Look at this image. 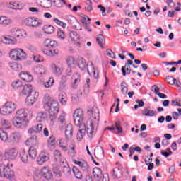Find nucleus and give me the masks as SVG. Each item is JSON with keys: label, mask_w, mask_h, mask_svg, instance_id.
I'll list each match as a JSON object with an SVG mask.
<instances>
[{"label": "nucleus", "mask_w": 181, "mask_h": 181, "mask_svg": "<svg viewBox=\"0 0 181 181\" xmlns=\"http://www.w3.org/2000/svg\"><path fill=\"white\" fill-rule=\"evenodd\" d=\"M33 92V87L30 84H25L23 86V90H22V94L23 95H30Z\"/></svg>", "instance_id": "nucleus-21"}, {"label": "nucleus", "mask_w": 181, "mask_h": 181, "mask_svg": "<svg viewBox=\"0 0 181 181\" xmlns=\"http://www.w3.org/2000/svg\"><path fill=\"white\" fill-rule=\"evenodd\" d=\"M54 156L57 162H62V153H60V151L55 150L54 152Z\"/></svg>", "instance_id": "nucleus-54"}, {"label": "nucleus", "mask_w": 181, "mask_h": 181, "mask_svg": "<svg viewBox=\"0 0 181 181\" xmlns=\"http://www.w3.org/2000/svg\"><path fill=\"white\" fill-rule=\"evenodd\" d=\"M65 136L66 139H71V136H73V125L71 124L66 125L65 129Z\"/></svg>", "instance_id": "nucleus-23"}, {"label": "nucleus", "mask_w": 181, "mask_h": 181, "mask_svg": "<svg viewBox=\"0 0 181 181\" xmlns=\"http://www.w3.org/2000/svg\"><path fill=\"white\" fill-rule=\"evenodd\" d=\"M165 80L168 84H170V86H175V84H176V78H173V76H167Z\"/></svg>", "instance_id": "nucleus-56"}, {"label": "nucleus", "mask_w": 181, "mask_h": 181, "mask_svg": "<svg viewBox=\"0 0 181 181\" xmlns=\"http://www.w3.org/2000/svg\"><path fill=\"white\" fill-rule=\"evenodd\" d=\"M49 159H50V157L46 155V153L45 151H41L39 157L37 158V162L38 165H43L45 162H47Z\"/></svg>", "instance_id": "nucleus-17"}, {"label": "nucleus", "mask_w": 181, "mask_h": 181, "mask_svg": "<svg viewBox=\"0 0 181 181\" xmlns=\"http://www.w3.org/2000/svg\"><path fill=\"white\" fill-rule=\"evenodd\" d=\"M87 112L89 115H92V118L90 119L89 127H88L85 132L86 131L89 138H93L94 135V128L98 127V123L100 122V111L98 108L93 107L89 109Z\"/></svg>", "instance_id": "nucleus-2"}, {"label": "nucleus", "mask_w": 181, "mask_h": 181, "mask_svg": "<svg viewBox=\"0 0 181 181\" xmlns=\"http://www.w3.org/2000/svg\"><path fill=\"white\" fill-rule=\"evenodd\" d=\"M69 37H71L72 42H75V45H76V46L80 47V42H78V40H80V36L78 35V34H77V32L71 31L69 33Z\"/></svg>", "instance_id": "nucleus-22"}, {"label": "nucleus", "mask_w": 181, "mask_h": 181, "mask_svg": "<svg viewBox=\"0 0 181 181\" xmlns=\"http://www.w3.org/2000/svg\"><path fill=\"white\" fill-rule=\"evenodd\" d=\"M8 8H11V9H21L19 3L17 2L10 3Z\"/></svg>", "instance_id": "nucleus-63"}, {"label": "nucleus", "mask_w": 181, "mask_h": 181, "mask_svg": "<svg viewBox=\"0 0 181 181\" xmlns=\"http://www.w3.org/2000/svg\"><path fill=\"white\" fill-rule=\"evenodd\" d=\"M74 163L75 165H78L83 172H90L91 170V168H90V165L86 162L85 160L82 161H77L76 160H74Z\"/></svg>", "instance_id": "nucleus-14"}, {"label": "nucleus", "mask_w": 181, "mask_h": 181, "mask_svg": "<svg viewBox=\"0 0 181 181\" xmlns=\"http://www.w3.org/2000/svg\"><path fill=\"white\" fill-rule=\"evenodd\" d=\"M44 46L47 47V49H50L51 47H56V46H57V42H56V41L54 40L47 39L45 40Z\"/></svg>", "instance_id": "nucleus-26"}, {"label": "nucleus", "mask_w": 181, "mask_h": 181, "mask_svg": "<svg viewBox=\"0 0 181 181\" xmlns=\"http://www.w3.org/2000/svg\"><path fill=\"white\" fill-rule=\"evenodd\" d=\"M12 23V20L6 16H0V25H4V26H8Z\"/></svg>", "instance_id": "nucleus-36"}, {"label": "nucleus", "mask_w": 181, "mask_h": 181, "mask_svg": "<svg viewBox=\"0 0 181 181\" xmlns=\"http://www.w3.org/2000/svg\"><path fill=\"white\" fill-rule=\"evenodd\" d=\"M142 115H144L145 117H153V115H155V112L146 108L142 111Z\"/></svg>", "instance_id": "nucleus-53"}, {"label": "nucleus", "mask_w": 181, "mask_h": 181, "mask_svg": "<svg viewBox=\"0 0 181 181\" xmlns=\"http://www.w3.org/2000/svg\"><path fill=\"white\" fill-rule=\"evenodd\" d=\"M48 148H52V146H56V138L54 136L52 135L47 140Z\"/></svg>", "instance_id": "nucleus-47"}, {"label": "nucleus", "mask_w": 181, "mask_h": 181, "mask_svg": "<svg viewBox=\"0 0 181 181\" xmlns=\"http://www.w3.org/2000/svg\"><path fill=\"white\" fill-rule=\"evenodd\" d=\"M21 139H22V135L21 133L18 132H12L8 137V142L11 144V145H18L19 142H21Z\"/></svg>", "instance_id": "nucleus-10"}, {"label": "nucleus", "mask_w": 181, "mask_h": 181, "mask_svg": "<svg viewBox=\"0 0 181 181\" xmlns=\"http://www.w3.org/2000/svg\"><path fill=\"white\" fill-rule=\"evenodd\" d=\"M81 75L76 72L72 76V80H74V85L76 86V84H78L81 81Z\"/></svg>", "instance_id": "nucleus-48"}, {"label": "nucleus", "mask_w": 181, "mask_h": 181, "mask_svg": "<svg viewBox=\"0 0 181 181\" xmlns=\"http://www.w3.org/2000/svg\"><path fill=\"white\" fill-rule=\"evenodd\" d=\"M28 155L31 159H36V156H37V151L35 147L31 146L29 148Z\"/></svg>", "instance_id": "nucleus-39"}, {"label": "nucleus", "mask_w": 181, "mask_h": 181, "mask_svg": "<svg viewBox=\"0 0 181 181\" xmlns=\"http://www.w3.org/2000/svg\"><path fill=\"white\" fill-rule=\"evenodd\" d=\"M87 5L88 6L84 7L86 12H93V2L91 1H89V2L87 3Z\"/></svg>", "instance_id": "nucleus-61"}, {"label": "nucleus", "mask_w": 181, "mask_h": 181, "mask_svg": "<svg viewBox=\"0 0 181 181\" xmlns=\"http://www.w3.org/2000/svg\"><path fill=\"white\" fill-rule=\"evenodd\" d=\"M98 37L96 38V42L100 46V47H103V44L105 43V38L104 37V35L103 34H99Z\"/></svg>", "instance_id": "nucleus-50"}, {"label": "nucleus", "mask_w": 181, "mask_h": 181, "mask_svg": "<svg viewBox=\"0 0 181 181\" xmlns=\"http://www.w3.org/2000/svg\"><path fill=\"white\" fill-rule=\"evenodd\" d=\"M34 73H35V74L42 76V74L46 73V68L42 65H38L34 69Z\"/></svg>", "instance_id": "nucleus-29"}, {"label": "nucleus", "mask_w": 181, "mask_h": 181, "mask_svg": "<svg viewBox=\"0 0 181 181\" xmlns=\"http://www.w3.org/2000/svg\"><path fill=\"white\" fill-rule=\"evenodd\" d=\"M120 88L123 95L128 94V84L127 82H122L120 84Z\"/></svg>", "instance_id": "nucleus-45"}, {"label": "nucleus", "mask_w": 181, "mask_h": 181, "mask_svg": "<svg viewBox=\"0 0 181 181\" xmlns=\"http://www.w3.org/2000/svg\"><path fill=\"white\" fill-rule=\"evenodd\" d=\"M66 21L69 25L74 28V29H76V30H78V29L77 28V25H80V23L78 22V21H77V19L74 16H69L66 18Z\"/></svg>", "instance_id": "nucleus-18"}, {"label": "nucleus", "mask_w": 181, "mask_h": 181, "mask_svg": "<svg viewBox=\"0 0 181 181\" xmlns=\"http://www.w3.org/2000/svg\"><path fill=\"white\" fill-rule=\"evenodd\" d=\"M37 144V136H33L32 137L28 139L25 141V145H28V146H36Z\"/></svg>", "instance_id": "nucleus-24"}, {"label": "nucleus", "mask_w": 181, "mask_h": 181, "mask_svg": "<svg viewBox=\"0 0 181 181\" xmlns=\"http://www.w3.org/2000/svg\"><path fill=\"white\" fill-rule=\"evenodd\" d=\"M20 78L26 83H32L33 81V76L28 71H23L19 74Z\"/></svg>", "instance_id": "nucleus-15"}, {"label": "nucleus", "mask_w": 181, "mask_h": 181, "mask_svg": "<svg viewBox=\"0 0 181 181\" xmlns=\"http://www.w3.org/2000/svg\"><path fill=\"white\" fill-rule=\"evenodd\" d=\"M54 84V78H49V79L47 82L43 83L44 87L45 88H50V87H53V85Z\"/></svg>", "instance_id": "nucleus-49"}, {"label": "nucleus", "mask_w": 181, "mask_h": 181, "mask_svg": "<svg viewBox=\"0 0 181 181\" xmlns=\"http://www.w3.org/2000/svg\"><path fill=\"white\" fill-rule=\"evenodd\" d=\"M66 64L68 67H74L76 64H77V62L76 61V58L74 57H68L66 58Z\"/></svg>", "instance_id": "nucleus-35"}, {"label": "nucleus", "mask_w": 181, "mask_h": 181, "mask_svg": "<svg viewBox=\"0 0 181 181\" xmlns=\"http://www.w3.org/2000/svg\"><path fill=\"white\" fill-rule=\"evenodd\" d=\"M10 58L11 60H25L26 59V52H23V49L16 48L13 49L10 52Z\"/></svg>", "instance_id": "nucleus-5"}, {"label": "nucleus", "mask_w": 181, "mask_h": 181, "mask_svg": "<svg viewBox=\"0 0 181 181\" xmlns=\"http://www.w3.org/2000/svg\"><path fill=\"white\" fill-rule=\"evenodd\" d=\"M42 129H43V124H38L33 128L30 129L28 132H30L31 134H39V132H41Z\"/></svg>", "instance_id": "nucleus-27"}, {"label": "nucleus", "mask_w": 181, "mask_h": 181, "mask_svg": "<svg viewBox=\"0 0 181 181\" xmlns=\"http://www.w3.org/2000/svg\"><path fill=\"white\" fill-rule=\"evenodd\" d=\"M52 68L55 74H62V71H63V64L59 62L57 65L52 64Z\"/></svg>", "instance_id": "nucleus-25"}, {"label": "nucleus", "mask_w": 181, "mask_h": 181, "mask_svg": "<svg viewBox=\"0 0 181 181\" xmlns=\"http://www.w3.org/2000/svg\"><path fill=\"white\" fill-rule=\"evenodd\" d=\"M40 176L49 180V179H52V173H50V170L47 167H44L40 172Z\"/></svg>", "instance_id": "nucleus-20"}, {"label": "nucleus", "mask_w": 181, "mask_h": 181, "mask_svg": "<svg viewBox=\"0 0 181 181\" xmlns=\"http://www.w3.org/2000/svg\"><path fill=\"white\" fill-rule=\"evenodd\" d=\"M11 33L13 36H16V37H28V33L23 29H19V28H12L11 30Z\"/></svg>", "instance_id": "nucleus-12"}, {"label": "nucleus", "mask_w": 181, "mask_h": 181, "mask_svg": "<svg viewBox=\"0 0 181 181\" xmlns=\"http://www.w3.org/2000/svg\"><path fill=\"white\" fill-rule=\"evenodd\" d=\"M122 175H124V171L121 168H115L113 169V175L112 176L114 177H117V179H119L122 177Z\"/></svg>", "instance_id": "nucleus-33"}, {"label": "nucleus", "mask_w": 181, "mask_h": 181, "mask_svg": "<svg viewBox=\"0 0 181 181\" xmlns=\"http://www.w3.org/2000/svg\"><path fill=\"white\" fill-rule=\"evenodd\" d=\"M24 23H25L27 26H31L32 28H36L40 25V23L37 21V19L34 17H28L25 18Z\"/></svg>", "instance_id": "nucleus-13"}, {"label": "nucleus", "mask_w": 181, "mask_h": 181, "mask_svg": "<svg viewBox=\"0 0 181 181\" xmlns=\"http://www.w3.org/2000/svg\"><path fill=\"white\" fill-rule=\"evenodd\" d=\"M29 110L28 109H19L16 113V116L13 117L11 122L17 129H23L29 125V120L28 118V114Z\"/></svg>", "instance_id": "nucleus-1"}, {"label": "nucleus", "mask_w": 181, "mask_h": 181, "mask_svg": "<svg viewBox=\"0 0 181 181\" xmlns=\"http://www.w3.org/2000/svg\"><path fill=\"white\" fill-rule=\"evenodd\" d=\"M71 101L73 104H78V103L80 101V97H78V95L77 94L72 95Z\"/></svg>", "instance_id": "nucleus-64"}, {"label": "nucleus", "mask_w": 181, "mask_h": 181, "mask_svg": "<svg viewBox=\"0 0 181 181\" xmlns=\"http://www.w3.org/2000/svg\"><path fill=\"white\" fill-rule=\"evenodd\" d=\"M44 53L47 56H50V57L57 56V54H59V50L54 49H49L47 48L44 50Z\"/></svg>", "instance_id": "nucleus-32"}, {"label": "nucleus", "mask_w": 181, "mask_h": 181, "mask_svg": "<svg viewBox=\"0 0 181 181\" xmlns=\"http://www.w3.org/2000/svg\"><path fill=\"white\" fill-rule=\"evenodd\" d=\"M23 84L21 80L14 81L12 83L13 88H19V87H22Z\"/></svg>", "instance_id": "nucleus-62"}, {"label": "nucleus", "mask_w": 181, "mask_h": 181, "mask_svg": "<svg viewBox=\"0 0 181 181\" xmlns=\"http://www.w3.org/2000/svg\"><path fill=\"white\" fill-rule=\"evenodd\" d=\"M81 127H83V129H79L76 135V139L78 141H81L86 134V124H83Z\"/></svg>", "instance_id": "nucleus-28"}, {"label": "nucleus", "mask_w": 181, "mask_h": 181, "mask_svg": "<svg viewBox=\"0 0 181 181\" xmlns=\"http://www.w3.org/2000/svg\"><path fill=\"white\" fill-rule=\"evenodd\" d=\"M1 40L4 43H6V45H15L16 42V40L12 39L11 35H6V37L3 36Z\"/></svg>", "instance_id": "nucleus-30"}, {"label": "nucleus", "mask_w": 181, "mask_h": 181, "mask_svg": "<svg viewBox=\"0 0 181 181\" xmlns=\"http://www.w3.org/2000/svg\"><path fill=\"white\" fill-rule=\"evenodd\" d=\"M90 21H91V19L90 18H88V16H84L81 18V22H82L83 25H84V26H87V25H90V23H91Z\"/></svg>", "instance_id": "nucleus-57"}, {"label": "nucleus", "mask_w": 181, "mask_h": 181, "mask_svg": "<svg viewBox=\"0 0 181 181\" xmlns=\"http://www.w3.org/2000/svg\"><path fill=\"white\" fill-rule=\"evenodd\" d=\"M18 156V148H11L4 153V158L6 160H15Z\"/></svg>", "instance_id": "nucleus-9"}, {"label": "nucleus", "mask_w": 181, "mask_h": 181, "mask_svg": "<svg viewBox=\"0 0 181 181\" xmlns=\"http://www.w3.org/2000/svg\"><path fill=\"white\" fill-rule=\"evenodd\" d=\"M0 176L1 177H6V179H12L15 176V173H13V170L9 168V165L4 166L3 168L1 166Z\"/></svg>", "instance_id": "nucleus-8"}, {"label": "nucleus", "mask_w": 181, "mask_h": 181, "mask_svg": "<svg viewBox=\"0 0 181 181\" xmlns=\"http://www.w3.org/2000/svg\"><path fill=\"white\" fill-rule=\"evenodd\" d=\"M46 118V115L44 112H40L37 114L36 119L38 122H42V121H45Z\"/></svg>", "instance_id": "nucleus-58"}, {"label": "nucleus", "mask_w": 181, "mask_h": 181, "mask_svg": "<svg viewBox=\"0 0 181 181\" xmlns=\"http://www.w3.org/2000/svg\"><path fill=\"white\" fill-rule=\"evenodd\" d=\"M69 151L68 153H71L72 156H74L76 155V143L74 141H70L69 144Z\"/></svg>", "instance_id": "nucleus-37"}, {"label": "nucleus", "mask_w": 181, "mask_h": 181, "mask_svg": "<svg viewBox=\"0 0 181 181\" xmlns=\"http://www.w3.org/2000/svg\"><path fill=\"white\" fill-rule=\"evenodd\" d=\"M58 145L60 149H62V152H67V151H69V147H68L69 144H67V141L61 140L59 142Z\"/></svg>", "instance_id": "nucleus-38"}, {"label": "nucleus", "mask_w": 181, "mask_h": 181, "mask_svg": "<svg viewBox=\"0 0 181 181\" xmlns=\"http://www.w3.org/2000/svg\"><path fill=\"white\" fill-rule=\"evenodd\" d=\"M72 170L76 179H83V173L81 172L80 170H78V168H77L76 167H73Z\"/></svg>", "instance_id": "nucleus-43"}, {"label": "nucleus", "mask_w": 181, "mask_h": 181, "mask_svg": "<svg viewBox=\"0 0 181 181\" xmlns=\"http://www.w3.org/2000/svg\"><path fill=\"white\" fill-rule=\"evenodd\" d=\"M1 126L4 129H9V128H11V122L5 119L1 120Z\"/></svg>", "instance_id": "nucleus-59"}, {"label": "nucleus", "mask_w": 181, "mask_h": 181, "mask_svg": "<svg viewBox=\"0 0 181 181\" xmlns=\"http://www.w3.org/2000/svg\"><path fill=\"white\" fill-rule=\"evenodd\" d=\"M52 5L51 0H43L41 1V6H42V8H52Z\"/></svg>", "instance_id": "nucleus-51"}, {"label": "nucleus", "mask_w": 181, "mask_h": 181, "mask_svg": "<svg viewBox=\"0 0 181 181\" xmlns=\"http://www.w3.org/2000/svg\"><path fill=\"white\" fill-rule=\"evenodd\" d=\"M136 104L134 106V110H138V108H142L145 105V102L142 100H136Z\"/></svg>", "instance_id": "nucleus-55"}, {"label": "nucleus", "mask_w": 181, "mask_h": 181, "mask_svg": "<svg viewBox=\"0 0 181 181\" xmlns=\"http://www.w3.org/2000/svg\"><path fill=\"white\" fill-rule=\"evenodd\" d=\"M87 71L88 74H90V76H93V77H94V78H98V70L95 69V68H94V64H93V62H88L87 64Z\"/></svg>", "instance_id": "nucleus-11"}, {"label": "nucleus", "mask_w": 181, "mask_h": 181, "mask_svg": "<svg viewBox=\"0 0 181 181\" xmlns=\"http://www.w3.org/2000/svg\"><path fill=\"white\" fill-rule=\"evenodd\" d=\"M42 30L45 33H47V35H50L53 33V32H54V27H53V25H45Z\"/></svg>", "instance_id": "nucleus-46"}, {"label": "nucleus", "mask_w": 181, "mask_h": 181, "mask_svg": "<svg viewBox=\"0 0 181 181\" xmlns=\"http://www.w3.org/2000/svg\"><path fill=\"white\" fill-rule=\"evenodd\" d=\"M154 88V94L156 95H158L160 98H168V96L165 95L164 93H159V87H158L156 85L153 86V88Z\"/></svg>", "instance_id": "nucleus-44"}, {"label": "nucleus", "mask_w": 181, "mask_h": 181, "mask_svg": "<svg viewBox=\"0 0 181 181\" xmlns=\"http://www.w3.org/2000/svg\"><path fill=\"white\" fill-rule=\"evenodd\" d=\"M93 175L97 181H110L107 174L103 175V171L100 168H95L93 170Z\"/></svg>", "instance_id": "nucleus-7"}, {"label": "nucleus", "mask_w": 181, "mask_h": 181, "mask_svg": "<svg viewBox=\"0 0 181 181\" xmlns=\"http://www.w3.org/2000/svg\"><path fill=\"white\" fill-rule=\"evenodd\" d=\"M0 139L3 141V142H9V136H8V133L2 129H0Z\"/></svg>", "instance_id": "nucleus-41"}, {"label": "nucleus", "mask_w": 181, "mask_h": 181, "mask_svg": "<svg viewBox=\"0 0 181 181\" xmlns=\"http://www.w3.org/2000/svg\"><path fill=\"white\" fill-rule=\"evenodd\" d=\"M59 124L62 126V128H64L66 127V113H62L59 116L58 119Z\"/></svg>", "instance_id": "nucleus-42"}, {"label": "nucleus", "mask_w": 181, "mask_h": 181, "mask_svg": "<svg viewBox=\"0 0 181 181\" xmlns=\"http://www.w3.org/2000/svg\"><path fill=\"white\" fill-rule=\"evenodd\" d=\"M94 156L98 160L104 159V149L101 146H97L94 150Z\"/></svg>", "instance_id": "nucleus-16"}, {"label": "nucleus", "mask_w": 181, "mask_h": 181, "mask_svg": "<svg viewBox=\"0 0 181 181\" xmlns=\"http://www.w3.org/2000/svg\"><path fill=\"white\" fill-rule=\"evenodd\" d=\"M19 158L22 162L24 163H26L29 160V158L28 157V153H26V151L25 149H23L19 153Z\"/></svg>", "instance_id": "nucleus-31"}, {"label": "nucleus", "mask_w": 181, "mask_h": 181, "mask_svg": "<svg viewBox=\"0 0 181 181\" xmlns=\"http://www.w3.org/2000/svg\"><path fill=\"white\" fill-rule=\"evenodd\" d=\"M73 118L75 125L81 128V126L83 125V122H84V111L81 108L75 110Z\"/></svg>", "instance_id": "nucleus-4"}, {"label": "nucleus", "mask_w": 181, "mask_h": 181, "mask_svg": "<svg viewBox=\"0 0 181 181\" xmlns=\"http://www.w3.org/2000/svg\"><path fill=\"white\" fill-rule=\"evenodd\" d=\"M17 105L13 102H6L0 109V113L1 115H9L14 112L16 110Z\"/></svg>", "instance_id": "nucleus-6"}, {"label": "nucleus", "mask_w": 181, "mask_h": 181, "mask_svg": "<svg viewBox=\"0 0 181 181\" xmlns=\"http://www.w3.org/2000/svg\"><path fill=\"white\" fill-rule=\"evenodd\" d=\"M122 73L124 76V77H125V76H127V74H131V66H128L127 65H124V66L122 67Z\"/></svg>", "instance_id": "nucleus-52"}, {"label": "nucleus", "mask_w": 181, "mask_h": 181, "mask_svg": "<svg viewBox=\"0 0 181 181\" xmlns=\"http://www.w3.org/2000/svg\"><path fill=\"white\" fill-rule=\"evenodd\" d=\"M45 111H48L50 118H55L59 114V102L54 99H49L44 105Z\"/></svg>", "instance_id": "nucleus-3"}, {"label": "nucleus", "mask_w": 181, "mask_h": 181, "mask_svg": "<svg viewBox=\"0 0 181 181\" xmlns=\"http://www.w3.org/2000/svg\"><path fill=\"white\" fill-rule=\"evenodd\" d=\"M115 127L116 129L117 130V134H122V127H121V122L120 121L115 122Z\"/></svg>", "instance_id": "nucleus-60"}, {"label": "nucleus", "mask_w": 181, "mask_h": 181, "mask_svg": "<svg viewBox=\"0 0 181 181\" xmlns=\"http://www.w3.org/2000/svg\"><path fill=\"white\" fill-rule=\"evenodd\" d=\"M8 64L11 70H14L15 71H21V70H22V65H21V64L16 62H11Z\"/></svg>", "instance_id": "nucleus-34"}, {"label": "nucleus", "mask_w": 181, "mask_h": 181, "mask_svg": "<svg viewBox=\"0 0 181 181\" xmlns=\"http://www.w3.org/2000/svg\"><path fill=\"white\" fill-rule=\"evenodd\" d=\"M77 66H78L81 70H86V59L82 57H78L76 62Z\"/></svg>", "instance_id": "nucleus-40"}, {"label": "nucleus", "mask_w": 181, "mask_h": 181, "mask_svg": "<svg viewBox=\"0 0 181 181\" xmlns=\"http://www.w3.org/2000/svg\"><path fill=\"white\" fill-rule=\"evenodd\" d=\"M37 97H39V93L36 91H33L30 95H27L26 101L29 103V104H33L37 100Z\"/></svg>", "instance_id": "nucleus-19"}]
</instances>
